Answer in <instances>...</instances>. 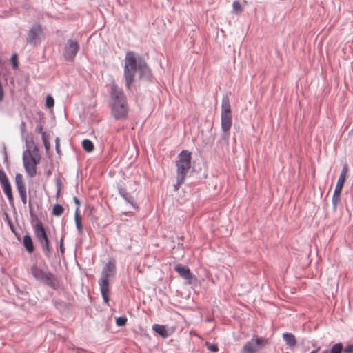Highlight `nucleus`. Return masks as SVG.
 <instances>
[{"mask_svg":"<svg viewBox=\"0 0 353 353\" xmlns=\"http://www.w3.org/2000/svg\"><path fill=\"white\" fill-rule=\"evenodd\" d=\"M124 61L123 76L125 88L128 90H131L137 72L140 80L147 82L152 81L151 70L143 57L133 51H128L125 54Z\"/></svg>","mask_w":353,"mask_h":353,"instance_id":"1","label":"nucleus"},{"mask_svg":"<svg viewBox=\"0 0 353 353\" xmlns=\"http://www.w3.org/2000/svg\"><path fill=\"white\" fill-rule=\"evenodd\" d=\"M56 183L57 187V194L58 195L61 191V181L59 179H57Z\"/></svg>","mask_w":353,"mask_h":353,"instance_id":"41","label":"nucleus"},{"mask_svg":"<svg viewBox=\"0 0 353 353\" xmlns=\"http://www.w3.org/2000/svg\"><path fill=\"white\" fill-rule=\"evenodd\" d=\"M222 131H230L232 124V114H221Z\"/></svg>","mask_w":353,"mask_h":353,"instance_id":"17","label":"nucleus"},{"mask_svg":"<svg viewBox=\"0 0 353 353\" xmlns=\"http://www.w3.org/2000/svg\"><path fill=\"white\" fill-rule=\"evenodd\" d=\"M301 345L303 351L309 352V353H317L321 350V347L313 341L303 339Z\"/></svg>","mask_w":353,"mask_h":353,"instance_id":"16","label":"nucleus"},{"mask_svg":"<svg viewBox=\"0 0 353 353\" xmlns=\"http://www.w3.org/2000/svg\"><path fill=\"white\" fill-rule=\"evenodd\" d=\"M57 304H59V302H58V301H54V305L57 306Z\"/></svg>","mask_w":353,"mask_h":353,"instance_id":"47","label":"nucleus"},{"mask_svg":"<svg viewBox=\"0 0 353 353\" xmlns=\"http://www.w3.org/2000/svg\"><path fill=\"white\" fill-rule=\"evenodd\" d=\"M55 148L57 153L60 152V145H59V139L57 138L55 140Z\"/></svg>","mask_w":353,"mask_h":353,"instance_id":"40","label":"nucleus"},{"mask_svg":"<svg viewBox=\"0 0 353 353\" xmlns=\"http://www.w3.org/2000/svg\"><path fill=\"white\" fill-rule=\"evenodd\" d=\"M185 180V177L183 176H177L176 175V183L174 185V190L177 191L182 183H183Z\"/></svg>","mask_w":353,"mask_h":353,"instance_id":"28","label":"nucleus"},{"mask_svg":"<svg viewBox=\"0 0 353 353\" xmlns=\"http://www.w3.org/2000/svg\"><path fill=\"white\" fill-rule=\"evenodd\" d=\"M347 171H348V165H347V164H344L343 165L342 170L341 171L337 183L336 184L334 192L339 193V194L341 193L344 183L346 180V176H347Z\"/></svg>","mask_w":353,"mask_h":353,"instance_id":"14","label":"nucleus"},{"mask_svg":"<svg viewBox=\"0 0 353 353\" xmlns=\"http://www.w3.org/2000/svg\"><path fill=\"white\" fill-rule=\"evenodd\" d=\"M54 105V101L52 96L48 95L46 98V106L48 108H52Z\"/></svg>","mask_w":353,"mask_h":353,"instance_id":"32","label":"nucleus"},{"mask_svg":"<svg viewBox=\"0 0 353 353\" xmlns=\"http://www.w3.org/2000/svg\"><path fill=\"white\" fill-rule=\"evenodd\" d=\"M110 97V105L114 118L116 120L126 119L128 114V106L127 98L123 90L117 84H112Z\"/></svg>","mask_w":353,"mask_h":353,"instance_id":"2","label":"nucleus"},{"mask_svg":"<svg viewBox=\"0 0 353 353\" xmlns=\"http://www.w3.org/2000/svg\"><path fill=\"white\" fill-rule=\"evenodd\" d=\"M127 318L125 316H119L116 319V324L117 326L123 327L126 325Z\"/></svg>","mask_w":353,"mask_h":353,"instance_id":"31","label":"nucleus"},{"mask_svg":"<svg viewBox=\"0 0 353 353\" xmlns=\"http://www.w3.org/2000/svg\"><path fill=\"white\" fill-rule=\"evenodd\" d=\"M23 245L28 253H32L34 251L32 239L28 233L23 236Z\"/></svg>","mask_w":353,"mask_h":353,"instance_id":"20","label":"nucleus"},{"mask_svg":"<svg viewBox=\"0 0 353 353\" xmlns=\"http://www.w3.org/2000/svg\"><path fill=\"white\" fill-rule=\"evenodd\" d=\"M4 220L6 221V223L9 225L10 230H14V228H15V227H14L12 220L10 219L9 215L7 213H4Z\"/></svg>","mask_w":353,"mask_h":353,"instance_id":"33","label":"nucleus"},{"mask_svg":"<svg viewBox=\"0 0 353 353\" xmlns=\"http://www.w3.org/2000/svg\"><path fill=\"white\" fill-rule=\"evenodd\" d=\"M232 8L234 12L239 14L242 12V7L241 3L238 1H234L232 3Z\"/></svg>","mask_w":353,"mask_h":353,"instance_id":"30","label":"nucleus"},{"mask_svg":"<svg viewBox=\"0 0 353 353\" xmlns=\"http://www.w3.org/2000/svg\"><path fill=\"white\" fill-rule=\"evenodd\" d=\"M59 249H60V252H61L62 254H64L65 248H64V245H63V237H61V240H60V245H59Z\"/></svg>","mask_w":353,"mask_h":353,"instance_id":"38","label":"nucleus"},{"mask_svg":"<svg viewBox=\"0 0 353 353\" xmlns=\"http://www.w3.org/2000/svg\"><path fill=\"white\" fill-rule=\"evenodd\" d=\"M343 345L341 343L334 344L330 350H323L321 353H343Z\"/></svg>","mask_w":353,"mask_h":353,"instance_id":"23","label":"nucleus"},{"mask_svg":"<svg viewBox=\"0 0 353 353\" xmlns=\"http://www.w3.org/2000/svg\"><path fill=\"white\" fill-rule=\"evenodd\" d=\"M11 231L12 232V233L14 234V235H17V234L18 233L15 228H14V230H11Z\"/></svg>","mask_w":353,"mask_h":353,"instance_id":"46","label":"nucleus"},{"mask_svg":"<svg viewBox=\"0 0 353 353\" xmlns=\"http://www.w3.org/2000/svg\"><path fill=\"white\" fill-rule=\"evenodd\" d=\"M20 130L22 134H23L26 130V123L22 121L20 124Z\"/></svg>","mask_w":353,"mask_h":353,"instance_id":"39","label":"nucleus"},{"mask_svg":"<svg viewBox=\"0 0 353 353\" xmlns=\"http://www.w3.org/2000/svg\"><path fill=\"white\" fill-rule=\"evenodd\" d=\"M29 210H30V215L31 218V222H33L35 220H38L37 216L33 212L32 207L31 205L30 202L29 203Z\"/></svg>","mask_w":353,"mask_h":353,"instance_id":"35","label":"nucleus"},{"mask_svg":"<svg viewBox=\"0 0 353 353\" xmlns=\"http://www.w3.org/2000/svg\"><path fill=\"white\" fill-rule=\"evenodd\" d=\"M74 202L77 205V208H79V206L80 205V201L79 199L76 196L74 197Z\"/></svg>","mask_w":353,"mask_h":353,"instance_id":"44","label":"nucleus"},{"mask_svg":"<svg viewBox=\"0 0 353 353\" xmlns=\"http://www.w3.org/2000/svg\"><path fill=\"white\" fill-rule=\"evenodd\" d=\"M174 269L181 277L188 280L189 283H191L193 274L191 273V271L188 266L182 264H177Z\"/></svg>","mask_w":353,"mask_h":353,"instance_id":"15","label":"nucleus"},{"mask_svg":"<svg viewBox=\"0 0 353 353\" xmlns=\"http://www.w3.org/2000/svg\"><path fill=\"white\" fill-rule=\"evenodd\" d=\"M152 330L163 338L168 336V332L165 325L154 324L152 326Z\"/></svg>","mask_w":353,"mask_h":353,"instance_id":"21","label":"nucleus"},{"mask_svg":"<svg viewBox=\"0 0 353 353\" xmlns=\"http://www.w3.org/2000/svg\"><path fill=\"white\" fill-rule=\"evenodd\" d=\"M15 236L17 237V240H21V235L19 233H17V235H15Z\"/></svg>","mask_w":353,"mask_h":353,"instance_id":"45","label":"nucleus"},{"mask_svg":"<svg viewBox=\"0 0 353 353\" xmlns=\"http://www.w3.org/2000/svg\"><path fill=\"white\" fill-rule=\"evenodd\" d=\"M13 69H17L19 68L18 55L17 53L12 54L10 59Z\"/></svg>","mask_w":353,"mask_h":353,"instance_id":"29","label":"nucleus"},{"mask_svg":"<svg viewBox=\"0 0 353 353\" xmlns=\"http://www.w3.org/2000/svg\"><path fill=\"white\" fill-rule=\"evenodd\" d=\"M26 145L28 142L26 141ZM41 156L37 147L31 150L27 145V149L23 153V162L27 174L32 178L37 174V165L40 163Z\"/></svg>","mask_w":353,"mask_h":353,"instance_id":"5","label":"nucleus"},{"mask_svg":"<svg viewBox=\"0 0 353 353\" xmlns=\"http://www.w3.org/2000/svg\"><path fill=\"white\" fill-rule=\"evenodd\" d=\"M63 208L60 204H56L52 208V214L56 216H61L63 212Z\"/></svg>","mask_w":353,"mask_h":353,"instance_id":"25","label":"nucleus"},{"mask_svg":"<svg viewBox=\"0 0 353 353\" xmlns=\"http://www.w3.org/2000/svg\"><path fill=\"white\" fill-rule=\"evenodd\" d=\"M75 225L79 234L83 233L82 218L79 214V208H77L74 215Z\"/></svg>","mask_w":353,"mask_h":353,"instance_id":"22","label":"nucleus"},{"mask_svg":"<svg viewBox=\"0 0 353 353\" xmlns=\"http://www.w3.org/2000/svg\"><path fill=\"white\" fill-rule=\"evenodd\" d=\"M115 274V261L114 259H110L108 262L103 266L101 272V277L98 281L103 302L106 304H108L110 300L109 279L114 277Z\"/></svg>","mask_w":353,"mask_h":353,"instance_id":"4","label":"nucleus"},{"mask_svg":"<svg viewBox=\"0 0 353 353\" xmlns=\"http://www.w3.org/2000/svg\"><path fill=\"white\" fill-rule=\"evenodd\" d=\"M3 152L4 154V161H8V155H7V152H6V148L5 145L3 146Z\"/></svg>","mask_w":353,"mask_h":353,"instance_id":"43","label":"nucleus"},{"mask_svg":"<svg viewBox=\"0 0 353 353\" xmlns=\"http://www.w3.org/2000/svg\"><path fill=\"white\" fill-rule=\"evenodd\" d=\"M80 49V46L77 40L70 39L65 43L62 56L67 62H72L75 59Z\"/></svg>","mask_w":353,"mask_h":353,"instance_id":"9","label":"nucleus"},{"mask_svg":"<svg viewBox=\"0 0 353 353\" xmlns=\"http://www.w3.org/2000/svg\"><path fill=\"white\" fill-rule=\"evenodd\" d=\"M42 140L46 150H48L50 148V144L47 140L46 132H42Z\"/></svg>","mask_w":353,"mask_h":353,"instance_id":"34","label":"nucleus"},{"mask_svg":"<svg viewBox=\"0 0 353 353\" xmlns=\"http://www.w3.org/2000/svg\"><path fill=\"white\" fill-rule=\"evenodd\" d=\"M176 166V175L185 178L191 167V152L188 150H182L178 155Z\"/></svg>","mask_w":353,"mask_h":353,"instance_id":"7","label":"nucleus"},{"mask_svg":"<svg viewBox=\"0 0 353 353\" xmlns=\"http://www.w3.org/2000/svg\"><path fill=\"white\" fill-rule=\"evenodd\" d=\"M119 194L125 201V202L132 205L134 209L138 208V205L135 202L134 197L128 192V190L123 187L120 183L117 185Z\"/></svg>","mask_w":353,"mask_h":353,"instance_id":"13","label":"nucleus"},{"mask_svg":"<svg viewBox=\"0 0 353 353\" xmlns=\"http://www.w3.org/2000/svg\"><path fill=\"white\" fill-rule=\"evenodd\" d=\"M268 344V339L254 335L252 338L243 345V350L245 353H256L261 350Z\"/></svg>","mask_w":353,"mask_h":353,"instance_id":"8","label":"nucleus"},{"mask_svg":"<svg viewBox=\"0 0 353 353\" xmlns=\"http://www.w3.org/2000/svg\"><path fill=\"white\" fill-rule=\"evenodd\" d=\"M34 233L38 242L41 245L42 251L46 257H50L51 250L50 248V240L47 234V232L41 221H38L34 225Z\"/></svg>","mask_w":353,"mask_h":353,"instance_id":"6","label":"nucleus"},{"mask_svg":"<svg viewBox=\"0 0 353 353\" xmlns=\"http://www.w3.org/2000/svg\"><path fill=\"white\" fill-rule=\"evenodd\" d=\"M36 131L39 133H41V134H42V132H43V125L41 123L39 125L37 126Z\"/></svg>","mask_w":353,"mask_h":353,"instance_id":"42","label":"nucleus"},{"mask_svg":"<svg viewBox=\"0 0 353 353\" xmlns=\"http://www.w3.org/2000/svg\"><path fill=\"white\" fill-rule=\"evenodd\" d=\"M230 137V131H223V133L221 134L222 139L228 141Z\"/></svg>","mask_w":353,"mask_h":353,"instance_id":"37","label":"nucleus"},{"mask_svg":"<svg viewBox=\"0 0 353 353\" xmlns=\"http://www.w3.org/2000/svg\"><path fill=\"white\" fill-rule=\"evenodd\" d=\"M205 347H207L208 350L212 352H216L219 351L218 345L216 343H212L207 341L205 342Z\"/></svg>","mask_w":353,"mask_h":353,"instance_id":"27","label":"nucleus"},{"mask_svg":"<svg viewBox=\"0 0 353 353\" xmlns=\"http://www.w3.org/2000/svg\"><path fill=\"white\" fill-rule=\"evenodd\" d=\"M14 181L21 202L26 205L27 203V193L23 175L20 173L16 174Z\"/></svg>","mask_w":353,"mask_h":353,"instance_id":"12","label":"nucleus"},{"mask_svg":"<svg viewBox=\"0 0 353 353\" xmlns=\"http://www.w3.org/2000/svg\"><path fill=\"white\" fill-rule=\"evenodd\" d=\"M0 183L10 205H14V197L9 179L3 170L0 169Z\"/></svg>","mask_w":353,"mask_h":353,"instance_id":"11","label":"nucleus"},{"mask_svg":"<svg viewBox=\"0 0 353 353\" xmlns=\"http://www.w3.org/2000/svg\"><path fill=\"white\" fill-rule=\"evenodd\" d=\"M340 198H341V194L334 192V194L332 195V205H333V210L334 211L336 210L338 203L340 201Z\"/></svg>","mask_w":353,"mask_h":353,"instance_id":"26","label":"nucleus"},{"mask_svg":"<svg viewBox=\"0 0 353 353\" xmlns=\"http://www.w3.org/2000/svg\"><path fill=\"white\" fill-rule=\"evenodd\" d=\"M29 272L38 282L49 286L53 290L59 288V283L57 278L48 270L46 265L43 268H41L37 263H34L31 265Z\"/></svg>","mask_w":353,"mask_h":353,"instance_id":"3","label":"nucleus"},{"mask_svg":"<svg viewBox=\"0 0 353 353\" xmlns=\"http://www.w3.org/2000/svg\"><path fill=\"white\" fill-rule=\"evenodd\" d=\"M343 353H353V343L347 345L344 348Z\"/></svg>","mask_w":353,"mask_h":353,"instance_id":"36","label":"nucleus"},{"mask_svg":"<svg viewBox=\"0 0 353 353\" xmlns=\"http://www.w3.org/2000/svg\"><path fill=\"white\" fill-rule=\"evenodd\" d=\"M282 336L285 344L292 350L297 343L295 336L290 332H285Z\"/></svg>","mask_w":353,"mask_h":353,"instance_id":"18","label":"nucleus"},{"mask_svg":"<svg viewBox=\"0 0 353 353\" xmlns=\"http://www.w3.org/2000/svg\"><path fill=\"white\" fill-rule=\"evenodd\" d=\"M82 147L83 150L88 152H90L94 150V144L89 139H84L82 141Z\"/></svg>","mask_w":353,"mask_h":353,"instance_id":"24","label":"nucleus"},{"mask_svg":"<svg viewBox=\"0 0 353 353\" xmlns=\"http://www.w3.org/2000/svg\"><path fill=\"white\" fill-rule=\"evenodd\" d=\"M232 114L228 94L223 95L221 101V114Z\"/></svg>","mask_w":353,"mask_h":353,"instance_id":"19","label":"nucleus"},{"mask_svg":"<svg viewBox=\"0 0 353 353\" xmlns=\"http://www.w3.org/2000/svg\"><path fill=\"white\" fill-rule=\"evenodd\" d=\"M44 34L42 26L39 23L34 24L28 32L26 43L32 46H36L41 43V39Z\"/></svg>","mask_w":353,"mask_h":353,"instance_id":"10","label":"nucleus"}]
</instances>
